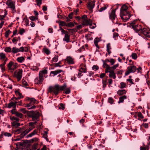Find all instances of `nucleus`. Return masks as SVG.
<instances>
[{"mask_svg":"<svg viewBox=\"0 0 150 150\" xmlns=\"http://www.w3.org/2000/svg\"><path fill=\"white\" fill-rule=\"evenodd\" d=\"M20 52H27L28 51L29 48L28 47H22L20 48Z\"/></svg>","mask_w":150,"mask_h":150,"instance_id":"obj_19","label":"nucleus"},{"mask_svg":"<svg viewBox=\"0 0 150 150\" xmlns=\"http://www.w3.org/2000/svg\"><path fill=\"white\" fill-rule=\"evenodd\" d=\"M149 146L147 145L145 146L144 143H143V146L140 147V150H149Z\"/></svg>","mask_w":150,"mask_h":150,"instance_id":"obj_28","label":"nucleus"},{"mask_svg":"<svg viewBox=\"0 0 150 150\" xmlns=\"http://www.w3.org/2000/svg\"><path fill=\"white\" fill-rule=\"evenodd\" d=\"M114 69L112 68V67H110V66L106 69H105V72L106 73H107L108 72H111L112 71H114Z\"/></svg>","mask_w":150,"mask_h":150,"instance_id":"obj_24","label":"nucleus"},{"mask_svg":"<svg viewBox=\"0 0 150 150\" xmlns=\"http://www.w3.org/2000/svg\"><path fill=\"white\" fill-rule=\"evenodd\" d=\"M34 128V127H32L31 126H29L28 129H27L26 130L22 132L21 134V137H23Z\"/></svg>","mask_w":150,"mask_h":150,"instance_id":"obj_10","label":"nucleus"},{"mask_svg":"<svg viewBox=\"0 0 150 150\" xmlns=\"http://www.w3.org/2000/svg\"><path fill=\"white\" fill-rule=\"evenodd\" d=\"M17 103V101H16L14 100H13V101H11L8 103L7 107L9 108L12 107L15 108Z\"/></svg>","mask_w":150,"mask_h":150,"instance_id":"obj_16","label":"nucleus"},{"mask_svg":"<svg viewBox=\"0 0 150 150\" xmlns=\"http://www.w3.org/2000/svg\"><path fill=\"white\" fill-rule=\"evenodd\" d=\"M65 85L66 87L62 91H64V93L66 94H69L71 92L70 88H67V86L65 83H64L63 85Z\"/></svg>","mask_w":150,"mask_h":150,"instance_id":"obj_17","label":"nucleus"},{"mask_svg":"<svg viewBox=\"0 0 150 150\" xmlns=\"http://www.w3.org/2000/svg\"><path fill=\"white\" fill-rule=\"evenodd\" d=\"M65 87V85L60 86L58 84H56L54 86L49 87L48 91L50 93H53L56 95L58 94L60 91H62Z\"/></svg>","mask_w":150,"mask_h":150,"instance_id":"obj_2","label":"nucleus"},{"mask_svg":"<svg viewBox=\"0 0 150 150\" xmlns=\"http://www.w3.org/2000/svg\"><path fill=\"white\" fill-rule=\"evenodd\" d=\"M67 27H72L74 26V24L72 22H70L67 24Z\"/></svg>","mask_w":150,"mask_h":150,"instance_id":"obj_50","label":"nucleus"},{"mask_svg":"<svg viewBox=\"0 0 150 150\" xmlns=\"http://www.w3.org/2000/svg\"><path fill=\"white\" fill-rule=\"evenodd\" d=\"M16 94L18 97H23V96H22L21 94L18 91H16L15 92Z\"/></svg>","mask_w":150,"mask_h":150,"instance_id":"obj_55","label":"nucleus"},{"mask_svg":"<svg viewBox=\"0 0 150 150\" xmlns=\"http://www.w3.org/2000/svg\"><path fill=\"white\" fill-rule=\"evenodd\" d=\"M57 22L58 23L59 25L61 26H67V24L65 21L60 20Z\"/></svg>","mask_w":150,"mask_h":150,"instance_id":"obj_31","label":"nucleus"},{"mask_svg":"<svg viewBox=\"0 0 150 150\" xmlns=\"http://www.w3.org/2000/svg\"><path fill=\"white\" fill-rule=\"evenodd\" d=\"M30 100L31 103H32L33 104L36 103V100L34 98H30Z\"/></svg>","mask_w":150,"mask_h":150,"instance_id":"obj_59","label":"nucleus"},{"mask_svg":"<svg viewBox=\"0 0 150 150\" xmlns=\"http://www.w3.org/2000/svg\"><path fill=\"white\" fill-rule=\"evenodd\" d=\"M4 50L7 52H11V47H9L5 48Z\"/></svg>","mask_w":150,"mask_h":150,"instance_id":"obj_44","label":"nucleus"},{"mask_svg":"<svg viewBox=\"0 0 150 150\" xmlns=\"http://www.w3.org/2000/svg\"><path fill=\"white\" fill-rule=\"evenodd\" d=\"M107 79L104 80H102V84L103 85V88H104L103 89V90L105 88L106 86V83H107Z\"/></svg>","mask_w":150,"mask_h":150,"instance_id":"obj_46","label":"nucleus"},{"mask_svg":"<svg viewBox=\"0 0 150 150\" xmlns=\"http://www.w3.org/2000/svg\"><path fill=\"white\" fill-rule=\"evenodd\" d=\"M62 71V70L61 69H58L54 71H52L50 72V74H52L54 76H55Z\"/></svg>","mask_w":150,"mask_h":150,"instance_id":"obj_23","label":"nucleus"},{"mask_svg":"<svg viewBox=\"0 0 150 150\" xmlns=\"http://www.w3.org/2000/svg\"><path fill=\"white\" fill-rule=\"evenodd\" d=\"M4 134L5 136H7L8 137H11V134L6 132L4 133Z\"/></svg>","mask_w":150,"mask_h":150,"instance_id":"obj_63","label":"nucleus"},{"mask_svg":"<svg viewBox=\"0 0 150 150\" xmlns=\"http://www.w3.org/2000/svg\"><path fill=\"white\" fill-rule=\"evenodd\" d=\"M8 67L11 72H12L18 67V64L12 61H10L7 65Z\"/></svg>","mask_w":150,"mask_h":150,"instance_id":"obj_8","label":"nucleus"},{"mask_svg":"<svg viewBox=\"0 0 150 150\" xmlns=\"http://www.w3.org/2000/svg\"><path fill=\"white\" fill-rule=\"evenodd\" d=\"M28 117L32 118V121H34L37 120L39 117L40 113L37 111H31L28 113Z\"/></svg>","mask_w":150,"mask_h":150,"instance_id":"obj_6","label":"nucleus"},{"mask_svg":"<svg viewBox=\"0 0 150 150\" xmlns=\"http://www.w3.org/2000/svg\"><path fill=\"white\" fill-rule=\"evenodd\" d=\"M111 49L110 43H108L107 45V51L109 54H110L111 53L110 50Z\"/></svg>","mask_w":150,"mask_h":150,"instance_id":"obj_29","label":"nucleus"},{"mask_svg":"<svg viewBox=\"0 0 150 150\" xmlns=\"http://www.w3.org/2000/svg\"><path fill=\"white\" fill-rule=\"evenodd\" d=\"M48 134V131H45L44 132V133H43L42 134V137L44 138L47 141H49L48 139L47 138V134Z\"/></svg>","mask_w":150,"mask_h":150,"instance_id":"obj_30","label":"nucleus"},{"mask_svg":"<svg viewBox=\"0 0 150 150\" xmlns=\"http://www.w3.org/2000/svg\"><path fill=\"white\" fill-rule=\"evenodd\" d=\"M7 14V11L6 9L1 12V20H2Z\"/></svg>","mask_w":150,"mask_h":150,"instance_id":"obj_20","label":"nucleus"},{"mask_svg":"<svg viewBox=\"0 0 150 150\" xmlns=\"http://www.w3.org/2000/svg\"><path fill=\"white\" fill-rule=\"evenodd\" d=\"M43 51L47 55L49 54L50 53V51L48 48L45 47L43 49Z\"/></svg>","mask_w":150,"mask_h":150,"instance_id":"obj_34","label":"nucleus"},{"mask_svg":"<svg viewBox=\"0 0 150 150\" xmlns=\"http://www.w3.org/2000/svg\"><path fill=\"white\" fill-rule=\"evenodd\" d=\"M127 98V96L126 95H124L120 97L119 98V101L118 102V103L119 104L121 103H123L124 102V100L126 99Z\"/></svg>","mask_w":150,"mask_h":150,"instance_id":"obj_22","label":"nucleus"},{"mask_svg":"<svg viewBox=\"0 0 150 150\" xmlns=\"http://www.w3.org/2000/svg\"><path fill=\"white\" fill-rule=\"evenodd\" d=\"M95 2L93 1L89 2L87 5L88 9L91 11V13L93 12V9L94 8L95 5Z\"/></svg>","mask_w":150,"mask_h":150,"instance_id":"obj_12","label":"nucleus"},{"mask_svg":"<svg viewBox=\"0 0 150 150\" xmlns=\"http://www.w3.org/2000/svg\"><path fill=\"white\" fill-rule=\"evenodd\" d=\"M109 62L111 63V65H113L115 62L114 59L111 58L110 59Z\"/></svg>","mask_w":150,"mask_h":150,"instance_id":"obj_60","label":"nucleus"},{"mask_svg":"<svg viewBox=\"0 0 150 150\" xmlns=\"http://www.w3.org/2000/svg\"><path fill=\"white\" fill-rule=\"evenodd\" d=\"M24 20L25 21V24L26 26H28L29 25V20L27 18H24Z\"/></svg>","mask_w":150,"mask_h":150,"instance_id":"obj_58","label":"nucleus"},{"mask_svg":"<svg viewBox=\"0 0 150 150\" xmlns=\"http://www.w3.org/2000/svg\"><path fill=\"white\" fill-rule=\"evenodd\" d=\"M47 73V70L46 69L40 71L39 73V77L36 78L34 80L35 83L37 84H42L44 80V75Z\"/></svg>","mask_w":150,"mask_h":150,"instance_id":"obj_3","label":"nucleus"},{"mask_svg":"<svg viewBox=\"0 0 150 150\" xmlns=\"http://www.w3.org/2000/svg\"><path fill=\"white\" fill-rule=\"evenodd\" d=\"M11 124L13 126H14L16 128L20 125V124L19 123L16 122L15 121L11 123Z\"/></svg>","mask_w":150,"mask_h":150,"instance_id":"obj_36","label":"nucleus"},{"mask_svg":"<svg viewBox=\"0 0 150 150\" xmlns=\"http://www.w3.org/2000/svg\"><path fill=\"white\" fill-rule=\"evenodd\" d=\"M137 21L135 20L132 22L129 23V26L130 28H133L136 33L140 31V33L142 28L141 25H139L137 23Z\"/></svg>","mask_w":150,"mask_h":150,"instance_id":"obj_4","label":"nucleus"},{"mask_svg":"<svg viewBox=\"0 0 150 150\" xmlns=\"http://www.w3.org/2000/svg\"><path fill=\"white\" fill-rule=\"evenodd\" d=\"M120 88H124L126 87V83L123 82H122L120 83Z\"/></svg>","mask_w":150,"mask_h":150,"instance_id":"obj_42","label":"nucleus"},{"mask_svg":"<svg viewBox=\"0 0 150 150\" xmlns=\"http://www.w3.org/2000/svg\"><path fill=\"white\" fill-rule=\"evenodd\" d=\"M140 33L143 34L146 37H150V35H149L150 32L146 28L142 29Z\"/></svg>","mask_w":150,"mask_h":150,"instance_id":"obj_14","label":"nucleus"},{"mask_svg":"<svg viewBox=\"0 0 150 150\" xmlns=\"http://www.w3.org/2000/svg\"><path fill=\"white\" fill-rule=\"evenodd\" d=\"M33 103L30 102V103L26 105V107L28 108V109H32L35 108L36 106L35 105L32 106Z\"/></svg>","mask_w":150,"mask_h":150,"instance_id":"obj_26","label":"nucleus"},{"mask_svg":"<svg viewBox=\"0 0 150 150\" xmlns=\"http://www.w3.org/2000/svg\"><path fill=\"white\" fill-rule=\"evenodd\" d=\"M137 116L138 117V120H140V119H143L144 116L142 113L140 112H139L137 113Z\"/></svg>","mask_w":150,"mask_h":150,"instance_id":"obj_39","label":"nucleus"},{"mask_svg":"<svg viewBox=\"0 0 150 150\" xmlns=\"http://www.w3.org/2000/svg\"><path fill=\"white\" fill-rule=\"evenodd\" d=\"M8 60V59L7 58H5L4 60V59H2V60L1 61V62H2V64H1V67L2 66H5L6 62Z\"/></svg>","mask_w":150,"mask_h":150,"instance_id":"obj_38","label":"nucleus"},{"mask_svg":"<svg viewBox=\"0 0 150 150\" xmlns=\"http://www.w3.org/2000/svg\"><path fill=\"white\" fill-rule=\"evenodd\" d=\"M102 61L103 62V68H105L106 69L109 66V65H108L107 63H106L104 62V60H102Z\"/></svg>","mask_w":150,"mask_h":150,"instance_id":"obj_43","label":"nucleus"},{"mask_svg":"<svg viewBox=\"0 0 150 150\" xmlns=\"http://www.w3.org/2000/svg\"><path fill=\"white\" fill-rule=\"evenodd\" d=\"M109 76L110 78H112L114 79H115L116 78V76L114 71L110 72L109 74Z\"/></svg>","mask_w":150,"mask_h":150,"instance_id":"obj_33","label":"nucleus"},{"mask_svg":"<svg viewBox=\"0 0 150 150\" xmlns=\"http://www.w3.org/2000/svg\"><path fill=\"white\" fill-rule=\"evenodd\" d=\"M37 133L38 130L37 129H35L33 132L26 135V137L27 138H28L29 137H31L35 135V134H37Z\"/></svg>","mask_w":150,"mask_h":150,"instance_id":"obj_18","label":"nucleus"},{"mask_svg":"<svg viewBox=\"0 0 150 150\" xmlns=\"http://www.w3.org/2000/svg\"><path fill=\"white\" fill-rule=\"evenodd\" d=\"M82 24L83 25H88L92 22V20L89 19L87 18L86 20L81 21Z\"/></svg>","mask_w":150,"mask_h":150,"instance_id":"obj_15","label":"nucleus"},{"mask_svg":"<svg viewBox=\"0 0 150 150\" xmlns=\"http://www.w3.org/2000/svg\"><path fill=\"white\" fill-rule=\"evenodd\" d=\"M25 60V58L23 57H20L17 58V60L19 63L22 62Z\"/></svg>","mask_w":150,"mask_h":150,"instance_id":"obj_35","label":"nucleus"},{"mask_svg":"<svg viewBox=\"0 0 150 150\" xmlns=\"http://www.w3.org/2000/svg\"><path fill=\"white\" fill-rule=\"evenodd\" d=\"M13 113H15L16 115L18 117L20 118H22L23 117V115L21 113L19 112H16Z\"/></svg>","mask_w":150,"mask_h":150,"instance_id":"obj_37","label":"nucleus"},{"mask_svg":"<svg viewBox=\"0 0 150 150\" xmlns=\"http://www.w3.org/2000/svg\"><path fill=\"white\" fill-rule=\"evenodd\" d=\"M98 68H99L98 66L95 65H93L92 67L93 70H94L95 69L96 71L98 70Z\"/></svg>","mask_w":150,"mask_h":150,"instance_id":"obj_62","label":"nucleus"},{"mask_svg":"<svg viewBox=\"0 0 150 150\" xmlns=\"http://www.w3.org/2000/svg\"><path fill=\"white\" fill-rule=\"evenodd\" d=\"M133 62L129 64V66L127 68V70L125 72V75L127 76L131 73H134L137 70L136 67L133 64Z\"/></svg>","mask_w":150,"mask_h":150,"instance_id":"obj_5","label":"nucleus"},{"mask_svg":"<svg viewBox=\"0 0 150 150\" xmlns=\"http://www.w3.org/2000/svg\"><path fill=\"white\" fill-rule=\"evenodd\" d=\"M127 91L125 89L119 90L117 91V93L119 96L125 94Z\"/></svg>","mask_w":150,"mask_h":150,"instance_id":"obj_25","label":"nucleus"},{"mask_svg":"<svg viewBox=\"0 0 150 150\" xmlns=\"http://www.w3.org/2000/svg\"><path fill=\"white\" fill-rule=\"evenodd\" d=\"M19 111L24 114H25L27 112V111L25 109L23 108H20L19 110Z\"/></svg>","mask_w":150,"mask_h":150,"instance_id":"obj_53","label":"nucleus"},{"mask_svg":"<svg viewBox=\"0 0 150 150\" xmlns=\"http://www.w3.org/2000/svg\"><path fill=\"white\" fill-rule=\"evenodd\" d=\"M89 25L90 28L92 29L96 27V24L94 23H92V22Z\"/></svg>","mask_w":150,"mask_h":150,"instance_id":"obj_40","label":"nucleus"},{"mask_svg":"<svg viewBox=\"0 0 150 150\" xmlns=\"http://www.w3.org/2000/svg\"><path fill=\"white\" fill-rule=\"evenodd\" d=\"M108 101L111 104H112L114 102V100L112 97H109L108 99Z\"/></svg>","mask_w":150,"mask_h":150,"instance_id":"obj_54","label":"nucleus"},{"mask_svg":"<svg viewBox=\"0 0 150 150\" xmlns=\"http://www.w3.org/2000/svg\"><path fill=\"white\" fill-rule=\"evenodd\" d=\"M30 19L32 21H33L37 20L38 18V16H31L29 17Z\"/></svg>","mask_w":150,"mask_h":150,"instance_id":"obj_47","label":"nucleus"},{"mask_svg":"<svg viewBox=\"0 0 150 150\" xmlns=\"http://www.w3.org/2000/svg\"><path fill=\"white\" fill-rule=\"evenodd\" d=\"M22 73L23 70L22 69L18 70L14 72V76L17 78L18 81H20L22 78Z\"/></svg>","mask_w":150,"mask_h":150,"instance_id":"obj_9","label":"nucleus"},{"mask_svg":"<svg viewBox=\"0 0 150 150\" xmlns=\"http://www.w3.org/2000/svg\"><path fill=\"white\" fill-rule=\"evenodd\" d=\"M128 7L126 5H124L122 6L120 10V16L121 19L124 21H126L131 17V15L129 11H127Z\"/></svg>","mask_w":150,"mask_h":150,"instance_id":"obj_1","label":"nucleus"},{"mask_svg":"<svg viewBox=\"0 0 150 150\" xmlns=\"http://www.w3.org/2000/svg\"><path fill=\"white\" fill-rule=\"evenodd\" d=\"M58 107L59 109L62 110H64L65 108L64 105L62 103L60 104V105H59Z\"/></svg>","mask_w":150,"mask_h":150,"instance_id":"obj_51","label":"nucleus"},{"mask_svg":"<svg viewBox=\"0 0 150 150\" xmlns=\"http://www.w3.org/2000/svg\"><path fill=\"white\" fill-rule=\"evenodd\" d=\"M115 10H111V12L109 13V17L110 19L113 21L116 18V16L115 15Z\"/></svg>","mask_w":150,"mask_h":150,"instance_id":"obj_13","label":"nucleus"},{"mask_svg":"<svg viewBox=\"0 0 150 150\" xmlns=\"http://www.w3.org/2000/svg\"><path fill=\"white\" fill-rule=\"evenodd\" d=\"M100 40L98 38H96L94 40V43L95 46L98 49H99V47L98 45V42L100 41Z\"/></svg>","mask_w":150,"mask_h":150,"instance_id":"obj_27","label":"nucleus"},{"mask_svg":"<svg viewBox=\"0 0 150 150\" xmlns=\"http://www.w3.org/2000/svg\"><path fill=\"white\" fill-rule=\"evenodd\" d=\"M5 58H7L6 57L5 55L3 53H1V61L2 59L4 60Z\"/></svg>","mask_w":150,"mask_h":150,"instance_id":"obj_48","label":"nucleus"},{"mask_svg":"<svg viewBox=\"0 0 150 150\" xmlns=\"http://www.w3.org/2000/svg\"><path fill=\"white\" fill-rule=\"evenodd\" d=\"M37 5L39 7L40 6V5L42 4V0H36Z\"/></svg>","mask_w":150,"mask_h":150,"instance_id":"obj_56","label":"nucleus"},{"mask_svg":"<svg viewBox=\"0 0 150 150\" xmlns=\"http://www.w3.org/2000/svg\"><path fill=\"white\" fill-rule=\"evenodd\" d=\"M64 41H66L67 42H70V35H69L68 33L66 34L65 36L63 39Z\"/></svg>","mask_w":150,"mask_h":150,"instance_id":"obj_21","label":"nucleus"},{"mask_svg":"<svg viewBox=\"0 0 150 150\" xmlns=\"http://www.w3.org/2000/svg\"><path fill=\"white\" fill-rule=\"evenodd\" d=\"M23 98V97H18L17 98L13 97L11 98V100H14L15 101H17V100H18L20 99Z\"/></svg>","mask_w":150,"mask_h":150,"instance_id":"obj_45","label":"nucleus"},{"mask_svg":"<svg viewBox=\"0 0 150 150\" xmlns=\"http://www.w3.org/2000/svg\"><path fill=\"white\" fill-rule=\"evenodd\" d=\"M79 72L86 73V69L81 68L79 70Z\"/></svg>","mask_w":150,"mask_h":150,"instance_id":"obj_64","label":"nucleus"},{"mask_svg":"<svg viewBox=\"0 0 150 150\" xmlns=\"http://www.w3.org/2000/svg\"><path fill=\"white\" fill-rule=\"evenodd\" d=\"M58 56H55L53 58L52 60L54 62H56L58 61Z\"/></svg>","mask_w":150,"mask_h":150,"instance_id":"obj_57","label":"nucleus"},{"mask_svg":"<svg viewBox=\"0 0 150 150\" xmlns=\"http://www.w3.org/2000/svg\"><path fill=\"white\" fill-rule=\"evenodd\" d=\"M15 1L12 0H7L6 2V4L8 7L11 9L13 13H15L16 10L15 8Z\"/></svg>","mask_w":150,"mask_h":150,"instance_id":"obj_7","label":"nucleus"},{"mask_svg":"<svg viewBox=\"0 0 150 150\" xmlns=\"http://www.w3.org/2000/svg\"><path fill=\"white\" fill-rule=\"evenodd\" d=\"M106 7L105 6H104L102 7H101L99 10V11L100 12H101L105 10L106 9Z\"/></svg>","mask_w":150,"mask_h":150,"instance_id":"obj_61","label":"nucleus"},{"mask_svg":"<svg viewBox=\"0 0 150 150\" xmlns=\"http://www.w3.org/2000/svg\"><path fill=\"white\" fill-rule=\"evenodd\" d=\"M12 52L14 53H16L20 52V49L16 47H13L12 49Z\"/></svg>","mask_w":150,"mask_h":150,"instance_id":"obj_32","label":"nucleus"},{"mask_svg":"<svg viewBox=\"0 0 150 150\" xmlns=\"http://www.w3.org/2000/svg\"><path fill=\"white\" fill-rule=\"evenodd\" d=\"M131 57L132 58L134 59H136L137 57V55L136 53H133L132 54Z\"/></svg>","mask_w":150,"mask_h":150,"instance_id":"obj_49","label":"nucleus"},{"mask_svg":"<svg viewBox=\"0 0 150 150\" xmlns=\"http://www.w3.org/2000/svg\"><path fill=\"white\" fill-rule=\"evenodd\" d=\"M65 60L69 64H73L75 63L74 59L71 56L67 57Z\"/></svg>","mask_w":150,"mask_h":150,"instance_id":"obj_11","label":"nucleus"},{"mask_svg":"<svg viewBox=\"0 0 150 150\" xmlns=\"http://www.w3.org/2000/svg\"><path fill=\"white\" fill-rule=\"evenodd\" d=\"M38 145V144L36 143L34 144L32 146V149L34 150H35L37 148V147Z\"/></svg>","mask_w":150,"mask_h":150,"instance_id":"obj_52","label":"nucleus"},{"mask_svg":"<svg viewBox=\"0 0 150 150\" xmlns=\"http://www.w3.org/2000/svg\"><path fill=\"white\" fill-rule=\"evenodd\" d=\"M61 30V31L62 33V34H65V35L66 34H68V32L64 30L63 29H62L61 27L60 28V29L59 30H58V31Z\"/></svg>","mask_w":150,"mask_h":150,"instance_id":"obj_41","label":"nucleus"}]
</instances>
